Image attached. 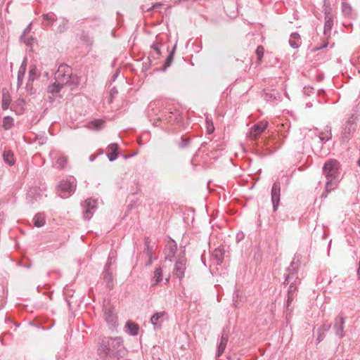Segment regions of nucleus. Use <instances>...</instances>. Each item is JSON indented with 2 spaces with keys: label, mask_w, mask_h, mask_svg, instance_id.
Returning a JSON list of instances; mask_svg holds the SVG:
<instances>
[{
  "label": "nucleus",
  "mask_w": 360,
  "mask_h": 360,
  "mask_svg": "<svg viewBox=\"0 0 360 360\" xmlns=\"http://www.w3.org/2000/svg\"><path fill=\"white\" fill-rule=\"evenodd\" d=\"M11 103V96L8 93H3L2 94V104L1 107L3 110H7Z\"/></svg>",
  "instance_id": "obj_33"
},
{
  "label": "nucleus",
  "mask_w": 360,
  "mask_h": 360,
  "mask_svg": "<svg viewBox=\"0 0 360 360\" xmlns=\"http://www.w3.org/2000/svg\"><path fill=\"white\" fill-rule=\"evenodd\" d=\"M264 49L262 45L257 47L255 53L257 56V63H260L264 56Z\"/></svg>",
  "instance_id": "obj_39"
},
{
  "label": "nucleus",
  "mask_w": 360,
  "mask_h": 360,
  "mask_svg": "<svg viewBox=\"0 0 360 360\" xmlns=\"http://www.w3.org/2000/svg\"><path fill=\"white\" fill-rule=\"evenodd\" d=\"M32 82H27V85H26V88L28 90V89H32Z\"/></svg>",
  "instance_id": "obj_58"
},
{
  "label": "nucleus",
  "mask_w": 360,
  "mask_h": 360,
  "mask_svg": "<svg viewBox=\"0 0 360 360\" xmlns=\"http://www.w3.org/2000/svg\"><path fill=\"white\" fill-rule=\"evenodd\" d=\"M213 257L216 259L217 264L219 265L222 263L224 259V252L220 248H217L214 250V253L212 255Z\"/></svg>",
  "instance_id": "obj_32"
},
{
  "label": "nucleus",
  "mask_w": 360,
  "mask_h": 360,
  "mask_svg": "<svg viewBox=\"0 0 360 360\" xmlns=\"http://www.w3.org/2000/svg\"><path fill=\"white\" fill-rule=\"evenodd\" d=\"M324 20L323 35L325 39H329L331 34V29L333 26V15L331 8H329L325 10Z\"/></svg>",
  "instance_id": "obj_9"
},
{
  "label": "nucleus",
  "mask_w": 360,
  "mask_h": 360,
  "mask_svg": "<svg viewBox=\"0 0 360 360\" xmlns=\"http://www.w3.org/2000/svg\"><path fill=\"white\" fill-rule=\"evenodd\" d=\"M17 102H18V105H22L25 103L23 99H18Z\"/></svg>",
  "instance_id": "obj_60"
},
{
  "label": "nucleus",
  "mask_w": 360,
  "mask_h": 360,
  "mask_svg": "<svg viewBox=\"0 0 360 360\" xmlns=\"http://www.w3.org/2000/svg\"><path fill=\"white\" fill-rule=\"evenodd\" d=\"M165 315V311L156 312L150 318V323L156 328H160L159 320Z\"/></svg>",
  "instance_id": "obj_30"
},
{
  "label": "nucleus",
  "mask_w": 360,
  "mask_h": 360,
  "mask_svg": "<svg viewBox=\"0 0 360 360\" xmlns=\"http://www.w3.org/2000/svg\"><path fill=\"white\" fill-rule=\"evenodd\" d=\"M97 353L103 360H120L127 350L121 337H105L98 343Z\"/></svg>",
  "instance_id": "obj_1"
},
{
  "label": "nucleus",
  "mask_w": 360,
  "mask_h": 360,
  "mask_svg": "<svg viewBox=\"0 0 360 360\" xmlns=\"http://www.w3.org/2000/svg\"><path fill=\"white\" fill-rule=\"evenodd\" d=\"M31 25H32V24L30 23V25H28L25 27V30H24V31H23V33L21 34V36H20V39H24V37H25V36L28 32H30V30H31Z\"/></svg>",
  "instance_id": "obj_50"
},
{
  "label": "nucleus",
  "mask_w": 360,
  "mask_h": 360,
  "mask_svg": "<svg viewBox=\"0 0 360 360\" xmlns=\"http://www.w3.org/2000/svg\"><path fill=\"white\" fill-rule=\"evenodd\" d=\"M332 138L331 129H328L326 132H321L319 134V139L323 143H325Z\"/></svg>",
  "instance_id": "obj_37"
},
{
  "label": "nucleus",
  "mask_w": 360,
  "mask_h": 360,
  "mask_svg": "<svg viewBox=\"0 0 360 360\" xmlns=\"http://www.w3.org/2000/svg\"><path fill=\"white\" fill-rule=\"evenodd\" d=\"M296 297L295 295H291L287 294V300L285 304V317L286 319L288 320L291 318L292 312L293 311V307L291 306L292 301Z\"/></svg>",
  "instance_id": "obj_22"
},
{
  "label": "nucleus",
  "mask_w": 360,
  "mask_h": 360,
  "mask_svg": "<svg viewBox=\"0 0 360 360\" xmlns=\"http://www.w3.org/2000/svg\"><path fill=\"white\" fill-rule=\"evenodd\" d=\"M24 44H25L27 46H32V43H33V41H34V38L30 36V37H26V35L24 37V39H20Z\"/></svg>",
  "instance_id": "obj_44"
},
{
  "label": "nucleus",
  "mask_w": 360,
  "mask_h": 360,
  "mask_svg": "<svg viewBox=\"0 0 360 360\" xmlns=\"http://www.w3.org/2000/svg\"><path fill=\"white\" fill-rule=\"evenodd\" d=\"M117 75H118V72H116L115 74H114V75L112 76V79L113 81H115L116 79Z\"/></svg>",
  "instance_id": "obj_62"
},
{
  "label": "nucleus",
  "mask_w": 360,
  "mask_h": 360,
  "mask_svg": "<svg viewBox=\"0 0 360 360\" xmlns=\"http://www.w3.org/2000/svg\"><path fill=\"white\" fill-rule=\"evenodd\" d=\"M26 68H27V58H25L23 61L22 62V63L19 68L18 72V77H17V79H18L17 88L18 89H19L22 84V81H23V79H24V77L25 75V72H26Z\"/></svg>",
  "instance_id": "obj_18"
},
{
  "label": "nucleus",
  "mask_w": 360,
  "mask_h": 360,
  "mask_svg": "<svg viewBox=\"0 0 360 360\" xmlns=\"http://www.w3.org/2000/svg\"><path fill=\"white\" fill-rule=\"evenodd\" d=\"M301 43L300 35L297 32H293L290 34L289 44L292 49L299 48Z\"/></svg>",
  "instance_id": "obj_24"
},
{
  "label": "nucleus",
  "mask_w": 360,
  "mask_h": 360,
  "mask_svg": "<svg viewBox=\"0 0 360 360\" xmlns=\"http://www.w3.org/2000/svg\"><path fill=\"white\" fill-rule=\"evenodd\" d=\"M81 39L86 43L88 45L91 46L93 44V39L89 36V34L83 32L81 34Z\"/></svg>",
  "instance_id": "obj_40"
},
{
  "label": "nucleus",
  "mask_w": 360,
  "mask_h": 360,
  "mask_svg": "<svg viewBox=\"0 0 360 360\" xmlns=\"http://www.w3.org/2000/svg\"><path fill=\"white\" fill-rule=\"evenodd\" d=\"M150 48H151L152 49H153V50L156 52V53H157V55H158V56H160V55L161 51H160V44H159V42H158V41H155V42H153V43L151 44Z\"/></svg>",
  "instance_id": "obj_43"
},
{
  "label": "nucleus",
  "mask_w": 360,
  "mask_h": 360,
  "mask_svg": "<svg viewBox=\"0 0 360 360\" xmlns=\"http://www.w3.org/2000/svg\"><path fill=\"white\" fill-rule=\"evenodd\" d=\"M68 162V158L63 155H60L58 156L56 160V166L59 169H63L65 167Z\"/></svg>",
  "instance_id": "obj_36"
},
{
  "label": "nucleus",
  "mask_w": 360,
  "mask_h": 360,
  "mask_svg": "<svg viewBox=\"0 0 360 360\" xmlns=\"http://www.w3.org/2000/svg\"><path fill=\"white\" fill-rule=\"evenodd\" d=\"M126 327L127 328L128 332L130 335L135 336L138 334L139 329L138 324L129 321L126 323Z\"/></svg>",
  "instance_id": "obj_28"
},
{
  "label": "nucleus",
  "mask_w": 360,
  "mask_h": 360,
  "mask_svg": "<svg viewBox=\"0 0 360 360\" xmlns=\"http://www.w3.org/2000/svg\"><path fill=\"white\" fill-rule=\"evenodd\" d=\"M162 281V270L161 267H156L151 279L152 285H156Z\"/></svg>",
  "instance_id": "obj_25"
},
{
  "label": "nucleus",
  "mask_w": 360,
  "mask_h": 360,
  "mask_svg": "<svg viewBox=\"0 0 360 360\" xmlns=\"http://www.w3.org/2000/svg\"><path fill=\"white\" fill-rule=\"evenodd\" d=\"M188 144V140L187 139H181V141L180 143H179V146L181 148H184L185 147H186Z\"/></svg>",
  "instance_id": "obj_51"
},
{
  "label": "nucleus",
  "mask_w": 360,
  "mask_h": 360,
  "mask_svg": "<svg viewBox=\"0 0 360 360\" xmlns=\"http://www.w3.org/2000/svg\"><path fill=\"white\" fill-rule=\"evenodd\" d=\"M271 202L273 205V211L276 212L281 200V184L278 181H276L272 186L271 192Z\"/></svg>",
  "instance_id": "obj_11"
},
{
  "label": "nucleus",
  "mask_w": 360,
  "mask_h": 360,
  "mask_svg": "<svg viewBox=\"0 0 360 360\" xmlns=\"http://www.w3.org/2000/svg\"><path fill=\"white\" fill-rule=\"evenodd\" d=\"M45 142V139H43V140H41L40 144H44Z\"/></svg>",
  "instance_id": "obj_64"
},
{
  "label": "nucleus",
  "mask_w": 360,
  "mask_h": 360,
  "mask_svg": "<svg viewBox=\"0 0 360 360\" xmlns=\"http://www.w3.org/2000/svg\"><path fill=\"white\" fill-rule=\"evenodd\" d=\"M187 259L184 255H179L174 266L172 274L181 283L185 276Z\"/></svg>",
  "instance_id": "obj_6"
},
{
  "label": "nucleus",
  "mask_w": 360,
  "mask_h": 360,
  "mask_svg": "<svg viewBox=\"0 0 360 360\" xmlns=\"http://www.w3.org/2000/svg\"><path fill=\"white\" fill-rule=\"evenodd\" d=\"M36 78V70L32 68L29 72V82H33Z\"/></svg>",
  "instance_id": "obj_46"
},
{
  "label": "nucleus",
  "mask_w": 360,
  "mask_h": 360,
  "mask_svg": "<svg viewBox=\"0 0 360 360\" xmlns=\"http://www.w3.org/2000/svg\"><path fill=\"white\" fill-rule=\"evenodd\" d=\"M324 337H325V334H323V333H321V332H319V336H318L317 340L319 342H321L323 340Z\"/></svg>",
  "instance_id": "obj_54"
},
{
  "label": "nucleus",
  "mask_w": 360,
  "mask_h": 360,
  "mask_svg": "<svg viewBox=\"0 0 360 360\" xmlns=\"http://www.w3.org/2000/svg\"><path fill=\"white\" fill-rule=\"evenodd\" d=\"M268 127V122L266 121H261L253 125L250 129V137L252 139H256Z\"/></svg>",
  "instance_id": "obj_13"
},
{
  "label": "nucleus",
  "mask_w": 360,
  "mask_h": 360,
  "mask_svg": "<svg viewBox=\"0 0 360 360\" xmlns=\"http://www.w3.org/2000/svg\"><path fill=\"white\" fill-rule=\"evenodd\" d=\"M43 194L39 188H31L27 193V200L30 205L39 202L42 198Z\"/></svg>",
  "instance_id": "obj_12"
},
{
  "label": "nucleus",
  "mask_w": 360,
  "mask_h": 360,
  "mask_svg": "<svg viewBox=\"0 0 360 360\" xmlns=\"http://www.w3.org/2000/svg\"><path fill=\"white\" fill-rule=\"evenodd\" d=\"M83 210V219L85 220H89L97 208V201L92 198L86 200L82 203Z\"/></svg>",
  "instance_id": "obj_7"
},
{
  "label": "nucleus",
  "mask_w": 360,
  "mask_h": 360,
  "mask_svg": "<svg viewBox=\"0 0 360 360\" xmlns=\"http://www.w3.org/2000/svg\"><path fill=\"white\" fill-rule=\"evenodd\" d=\"M13 125V119L10 116H6L3 120V127L8 130Z\"/></svg>",
  "instance_id": "obj_38"
},
{
  "label": "nucleus",
  "mask_w": 360,
  "mask_h": 360,
  "mask_svg": "<svg viewBox=\"0 0 360 360\" xmlns=\"http://www.w3.org/2000/svg\"><path fill=\"white\" fill-rule=\"evenodd\" d=\"M107 156L110 162L115 160L117 158V150L119 146L117 143H111L108 146Z\"/></svg>",
  "instance_id": "obj_20"
},
{
  "label": "nucleus",
  "mask_w": 360,
  "mask_h": 360,
  "mask_svg": "<svg viewBox=\"0 0 360 360\" xmlns=\"http://www.w3.org/2000/svg\"><path fill=\"white\" fill-rule=\"evenodd\" d=\"M56 97H57V96H53V95H51H51L48 97V101H49L50 103H53L55 101Z\"/></svg>",
  "instance_id": "obj_53"
},
{
  "label": "nucleus",
  "mask_w": 360,
  "mask_h": 360,
  "mask_svg": "<svg viewBox=\"0 0 360 360\" xmlns=\"http://www.w3.org/2000/svg\"><path fill=\"white\" fill-rule=\"evenodd\" d=\"M264 98L267 101H273L276 99V96L274 93H266Z\"/></svg>",
  "instance_id": "obj_45"
},
{
  "label": "nucleus",
  "mask_w": 360,
  "mask_h": 360,
  "mask_svg": "<svg viewBox=\"0 0 360 360\" xmlns=\"http://www.w3.org/2000/svg\"><path fill=\"white\" fill-rule=\"evenodd\" d=\"M108 257H111V259L115 260V251H110V253H109Z\"/></svg>",
  "instance_id": "obj_55"
},
{
  "label": "nucleus",
  "mask_w": 360,
  "mask_h": 360,
  "mask_svg": "<svg viewBox=\"0 0 360 360\" xmlns=\"http://www.w3.org/2000/svg\"><path fill=\"white\" fill-rule=\"evenodd\" d=\"M42 18L44 20V26L48 27H50L56 20V15L54 13L50 12L49 13L43 14Z\"/></svg>",
  "instance_id": "obj_23"
},
{
  "label": "nucleus",
  "mask_w": 360,
  "mask_h": 360,
  "mask_svg": "<svg viewBox=\"0 0 360 360\" xmlns=\"http://www.w3.org/2000/svg\"><path fill=\"white\" fill-rule=\"evenodd\" d=\"M342 13L345 17L349 18H353L356 17V14L354 12L352 6L346 1V0H342Z\"/></svg>",
  "instance_id": "obj_17"
},
{
  "label": "nucleus",
  "mask_w": 360,
  "mask_h": 360,
  "mask_svg": "<svg viewBox=\"0 0 360 360\" xmlns=\"http://www.w3.org/2000/svg\"><path fill=\"white\" fill-rule=\"evenodd\" d=\"M162 4H155L151 8H149L147 11H150L151 10H158L162 7Z\"/></svg>",
  "instance_id": "obj_52"
},
{
  "label": "nucleus",
  "mask_w": 360,
  "mask_h": 360,
  "mask_svg": "<svg viewBox=\"0 0 360 360\" xmlns=\"http://www.w3.org/2000/svg\"><path fill=\"white\" fill-rule=\"evenodd\" d=\"M60 24L56 29V32L61 34L65 32L68 28L69 20L65 18H60Z\"/></svg>",
  "instance_id": "obj_29"
},
{
  "label": "nucleus",
  "mask_w": 360,
  "mask_h": 360,
  "mask_svg": "<svg viewBox=\"0 0 360 360\" xmlns=\"http://www.w3.org/2000/svg\"><path fill=\"white\" fill-rule=\"evenodd\" d=\"M153 263L152 257H148V261L146 263V266H150Z\"/></svg>",
  "instance_id": "obj_57"
},
{
  "label": "nucleus",
  "mask_w": 360,
  "mask_h": 360,
  "mask_svg": "<svg viewBox=\"0 0 360 360\" xmlns=\"http://www.w3.org/2000/svg\"><path fill=\"white\" fill-rule=\"evenodd\" d=\"M345 318L342 314H339L335 319L333 328L335 330V334L339 338H342L345 336L344 325Z\"/></svg>",
  "instance_id": "obj_15"
},
{
  "label": "nucleus",
  "mask_w": 360,
  "mask_h": 360,
  "mask_svg": "<svg viewBox=\"0 0 360 360\" xmlns=\"http://www.w3.org/2000/svg\"><path fill=\"white\" fill-rule=\"evenodd\" d=\"M113 262L114 261H112V259H111V257H108L107 262L104 266V269H111V266H112Z\"/></svg>",
  "instance_id": "obj_49"
},
{
  "label": "nucleus",
  "mask_w": 360,
  "mask_h": 360,
  "mask_svg": "<svg viewBox=\"0 0 360 360\" xmlns=\"http://www.w3.org/2000/svg\"><path fill=\"white\" fill-rule=\"evenodd\" d=\"M326 39V41L321 46H316L315 48H314L313 51H320V50H321L323 49L326 48L328 46V39Z\"/></svg>",
  "instance_id": "obj_47"
},
{
  "label": "nucleus",
  "mask_w": 360,
  "mask_h": 360,
  "mask_svg": "<svg viewBox=\"0 0 360 360\" xmlns=\"http://www.w3.org/2000/svg\"><path fill=\"white\" fill-rule=\"evenodd\" d=\"M96 157H97V155H90V157H89V160H90L91 162H93V161H94V160H95V159L96 158Z\"/></svg>",
  "instance_id": "obj_59"
},
{
  "label": "nucleus",
  "mask_w": 360,
  "mask_h": 360,
  "mask_svg": "<svg viewBox=\"0 0 360 360\" xmlns=\"http://www.w3.org/2000/svg\"><path fill=\"white\" fill-rule=\"evenodd\" d=\"M298 285H289L287 294L297 296L296 292L297 291Z\"/></svg>",
  "instance_id": "obj_42"
},
{
  "label": "nucleus",
  "mask_w": 360,
  "mask_h": 360,
  "mask_svg": "<svg viewBox=\"0 0 360 360\" xmlns=\"http://www.w3.org/2000/svg\"><path fill=\"white\" fill-rule=\"evenodd\" d=\"M101 279L109 290H112L114 288L115 280L112 269H103L101 274Z\"/></svg>",
  "instance_id": "obj_16"
},
{
  "label": "nucleus",
  "mask_w": 360,
  "mask_h": 360,
  "mask_svg": "<svg viewBox=\"0 0 360 360\" xmlns=\"http://www.w3.org/2000/svg\"><path fill=\"white\" fill-rule=\"evenodd\" d=\"M150 240L149 238H145V249L144 252L146 254L148 257H152L153 256V247L150 245Z\"/></svg>",
  "instance_id": "obj_34"
},
{
  "label": "nucleus",
  "mask_w": 360,
  "mask_h": 360,
  "mask_svg": "<svg viewBox=\"0 0 360 360\" xmlns=\"http://www.w3.org/2000/svg\"><path fill=\"white\" fill-rule=\"evenodd\" d=\"M358 126V118L354 114H352L342 122L340 132V141L342 143H348L353 137Z\"/></svg>",
  "instance_id": "obj_4"
},
{
  "label": "nucleus",
  "mask_w": 360,
  "mask_h": 360,
  "mask_svg": "<svg viewBox=\"0 0 360 360\" xmlns=\"http://www.w3.org/2000/svg\"><path fill=\"white\" fill-rule=\"evenodd\" d=\"M54 79L61 85H68L73 87L77 86L79 83L78 77L72 74L71 67L66 64L59 65L55 73Z\"/></svg>",
  "instance_id": "obj_3"
},
{
  "label": "nucleus",
  "mask_w": 360,
  "mask_h": 360,
  "mask_svg": "<svg viewBox=\"0 0 360 360\" xmlns=\"http://www.w3.org/2000/svg\"><path fill=\"white\" fill-rule=\"evenodd\" d=\"M229 340V335L227 333H225V330H224L221 334V337L219 341V343L218 345L217 348V356H220L223 352H224L227 342Z\"/></svg>",
  "instance_id": "obj_19"
},
{
  "label": "nucleus",
  "mask_w": 360,
  "mask_h": 360,
  "mask_svg": "<svg viewBox=\"0 0 360 360\" xmlns=\"http://www.w3.org/2000/svg\"><path fill=\"white\" fill-rule=\"evenodd\" d=\"M175 49H176V46H174V48L172 49V51L169 53V56H167L165 63L164 65V68L162 69L163 71H165L167 69V68H169L171 65L172 60H173Z\"/></svg>",
  "instance_id": "obj_35"
},
{
  "label": "nucleus",
  "mask_w": 360,
  "mask_h": 360,
  "mask_svg": "<svg viewBox=\"0 0 360 360\" xmlns=\"http://www.w3.org/2000/svg\"><path fill=\"white\" fill-rule=\"evenodd\" d=\"M207 123V132L208 134H211L214 131V127L212 121H210L207 118L206 119Z\"/></svg>",
  "instance_id": "obj_41"
},
{
  "label": "nucleus",
  "mask_w": 360,
  "mask_h": 360,
  "mask_svg": "<svg viewBox=\"0 0 360 360\" xmlns=\"http://www.w3.org/2000/svg\"><path fill=\"white\" fill-rule=\"evenodd\" d=\"M169 277H168L165 279V284H167L169 283Z\"/></svg>",
  "instance_id": "obj_63"
},
{
  "label": "nucleus",
  "mask_w": 360,
  "mask_h": 360,
  "mask_svg": "<svg viewBox=\"0 0 360 360\" xmlns=\"http://www.w3.org/2000/svg\"><path fill=\"white\" fill-rule=\"evenodd\" d=\"M58 188L59 195L63 198H65L74 193L75 185L69 180H63L58 185Z\"/></svg>",
  "instance_id": "obj_10"
},
{
  "label": "nucleus",
  "mask_w": 360,
  "mask_h": 360,
  "mask_svg": "<svg viewBox=\"0 0 360 360\" xmlns=\"http://www.w3.org/2000/svg\"><path fill=\"white\" fill-rule=\"evenodd\" d=\"M4 162L10 166H12L15 163L13 153L11 150L4 151L3 154Z\"/></svg>",
  "instance_id": "obj_31"
},
{
  "label": "nucleus",
  "mask_w": 360,
  "mask_h": 360,
  "mask_svg": "<svg viewBox=\"0 0 360 360\" xmlns=\"http://www.w3.org/2000/svg\"><path fill=\"white\" fill-rule=\"evenodd\" d=\"M104 121L103 120H94L86 124V127L92 130H98L103 127Z\"/></svg>",
  "instance_id": "obj_27"
},
{
  "label": "nucleus",
  "mask_w": 360,
  "mask_h": 360,
  "mask_svg": "<svg viewBox=\"0 0 360 360\" xmlns=\"http://www.w3.org/2000/svg\"><path fill=\"white\" fill-rule=\"evenodd\" d=\"M323 173L327 179L326 188L321 198H327L328 193L334 190L339 182L340 163L333 159L326 161L323 167Z\"/></svg>",
  "instance_id": "obj_2"
},
{
  "label": "nucleus",
  "mask_w": 360,
  "mask_h": 360,
  "mask_svg": "<svg viewBox=\"0 0 360 360\" xmlns=\"http://www.w3.org/2000/svg\"><path fill=\"white\" fill-rule=\"evenodd\" d=\"M45 215L44 213H37L33 218V223L36 227H41L45 224Z\"/></svg>",
  "instance_id": "obj_26"
},
{
  "label": "nucleus",
  "mask_w": 360,
  "mask_h": 360,
  "mask_svg": "<svg viewBox=\"0 0 360 360\" xmlns=\"http://www.w3.org/2000/svg\"><path fill=\"white\" fill-rule=\"evenodd\" d=\"M177 250V245L174 240H170L166 245L165 249V259L172 262Z\"/></svg>",
  "instance_id": "obj_14"
},
{
  "label": "nucleus",
  "mask_w": 360,
  "mask_h": 360,
  "mask_svg": "<svg viewBox=\"0 0 360 360\" xmlns=\"http://www.w3.org/2000/svg\"><path fill=\"white\" fill-rule=\"evenodd\" d=\"M117 94V90L116 89V88L113 87L110 91L111 96H113Z\"/></svg>",
  "instance_id": "obj_56"
},
{
  "label": "nucleus",
  "mask_w": 360,
  "mask_h": 360,
  "mask_svg": "<svg viewBox=\"0 0 360 360\" xmlns=\"http://www.w3.org/2000/svg\"><path fill=\"white\" fill-rule=\"evenodd\" d=\"M65 85H61L59 82L55 80V82L49 85L47 92L53 96H59L62 89Z\"/></svg>",
  "instance_id": "obj_21"
},
{
  "label": "nucleus",
  "mask_w": 360,
  "mask_h": 360,
  "mask_svg": "<svg viewBox=\"0 0 360 360\" xmlns=\"http://www.w3.org/2000/svg\"><path fill=\"white\" fill-rule=\"evenodd\" d=\"M104 318L108 328L113 330L117 326V316L112 307H105L104 309Z\"/></svg>",
  "instance_id": "obj_8"
},
{
  "label": "nucleus",
  "mask_w": 360,
  "mask_h": 360,
  "mask_svg": "<svg viewBox=\"0 0 360 360\" xmlns=\"http://www.w3.org/2000/svg\"><path fill=\"white\" fill-rule=\"evenodd\" d=\"M357 275L360 278V262L359 263V268L357 269Z\"/></svg>",
  "instance_id": "obj_61"
},
{
  "label": "nucleus",
  "mask_w": 360,
  "mask_h": 360,
  "mask_svg": "<svg viewBox=\"0 0 360 360\" xmlns=\"http://www.w3.org/2000/svg\"><path fill=\"white\" fill-rule=\"evenodd\" d=\"M298 270L299 262H295L293 259L291 262L290 265L286 269V274H285V279L283 282L285 285H299L301 283V279L297 275Z\"/></svg>",
  "instance_id": "obj_5"
},
{
  "label": "nucleus",
  "mask_w": 360,
  "mask_h": 360,
  "mask_svg": "<svg viewBox=\"0 0 360 360\" xmlns=\"http://www.w3.org/2000/svg\"><path fill=\"white\" fill-rule=\"evenodd\" d=\"M330 327H331L330 324H323L319 329V332H321V333H323V334H325V333L326 331L330 330Z\"/></svg>",
  "instance_id": "obj_48"
}]
</instances>
